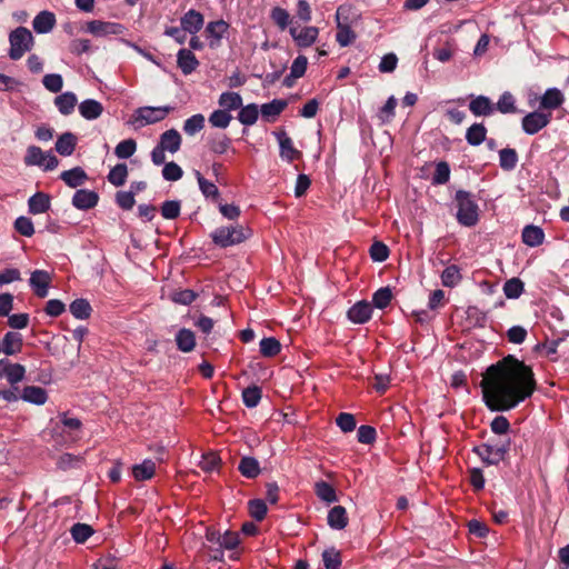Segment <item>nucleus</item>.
Listing matches in <instances>:
<instances>
[{
	"label": "nucleus",
	"mask_w": 569,
	"mask_h": 569,
	"mask_svg": "<svg viewBox=\"0 0 569 569\" xmlns=\"http://www.w3.org/2000/svg\"><path fill=\"white\" fill-rule=\"evenodd\" d=\"M117 24L110 22H102L99 20H93L88 23V30L97 36H102L107 33H114V28Z\"/></svg>",
	"instance_id": "58"
},
{
	"label": "nucleus",
	"mask_w": 569,
	"mask_h": 569,
	"mask_svg": "<svg viewBox=\"0 0 569 569\" xmlns=\"http://www.w3.org/2000/svg\"><path fill=\"white\" fill-rule=\"evenodd\" d=\"M328 525L332 529L341 530L348 525V517L346 508L342 506H335L328 512Z\"/></svg>",
	"instance_id": "22"
},
{
	"label": "nucleus",
	"mask_w": 569,
	"mask_h": 569,
	"mask_svg": "<svg viewBox=\"0 0 569 569\" xmlns=\"http://www.w3.org/2000/svg\"><path fill=\"white\" fill-rule=\"evenodd\" d=\"M518 162V154L515 149L505 148L499 151V164L506 170L510 171L516 168Z\"/></svg>",
	"instance_id": "36"
},
{
	"label": "nucleus",
	"mask_w": 569,
	"mask_h": 569,
	"mask_svg": "<svg viewBox=\"0 0 569 569\" xmlns=\"http://www.w3.org/2000/svg\"><path fill=\"white\" fill-rule=\"evenodd\" d=\"M22 349V336L19 332L9 331L0 342V352L12 356Z\"/></svg>",
	"instance_id": "13"
},
{
	"label": "nucleus",
	"mask_w": 569,
	"mask_h": 569,
	"mask_svg": "<svg viewBox=\"0 0 569 569\" xmlns=\"http://www.w3.org/2000/svg\"><path fill=\"white\" fill-rule=\"evenodd\" d=\"M60 179L70 188H77L84 183L88 179L86 171L80 167L66 170L60 174Z\"/></svg>",
	"instance_id": "21"
},
{
	"label": "nucleus",
	"mask_w": 569,
	"mask_h": 569,
	"mask_svg": "<svg viewBox=\"0 0 569 569\" xmlns=\"http://www.w3.org/2000/svg\"><path fill=\"white\" fill-rule=\"evenodd\" d=\"M551 120V113L550 112H542V111H533L528 114H526L522 118L521 124L522 129L528 134H535L545 127L548 126V123Z\"/></svg>",
	"instance_id": "9"
},
{
	"label": "nucleus",
	"mask_w": 569,
	"mask_h": 569,
	"mask_svg": "<svg viewBox=\"0 0 569 569\" xmlns=\"http://www.w3.org/2000/svg\"><path fill=\"white\" fill-rule=\"evenodd\" d=\"M182 169L173 161L164 163L162 177L167 181H177L182 178Z\"/></svg>",
	"instance_id": "62"
},
{
	"label": "nucleus",
	"mask_w": 569,
	"mask_h": 569,
	"mask_svg": "<svg viewBox=\"0 0 569 569\" xmlns=\"http://www.w3.org/2000/svg\"><path fill=\"white\" fill-rule=\"evenodd\" d=\"M248 506H249L250 516L253 519H256L257 521H261L264 519L268 509H267V505L263 500H261V499L250 500Z\"/></svg>",
	"instance_id": "57"
},
{
	"label": "nucleus",
	"mask_w": 569,
	"mask_h": 569,
	"mask_svg": "<svg viewBox=\"0 0 569 569\" xmlns=\"http://www.w3.org/2000/svg\"><path fill=\"white\" fill-rule=\"evenodd\" d=\"M14 229L24 237H31L34 233L33 222L28 217H19L14 221Z\"/></svg>",
	"instance_id": "60"
},
{
	"label": "nucleus",
	"mask_w": 569,
	"mask_h": 569,
	"mask_svg": "<svg viewBox=\"0 0 569 569\" xmlns=\"http://www.w3.org/2000/svg\"><path fill=\"white\" fill-rule=\"evenodd\" d=\"M176 343L180 351L190 352L196 346L194 333L189 329H180L176 336Z\"/></svg>",
	"instance_id": "33"
},
{
	"label": "nucleus",
	"mask_w": 569,
	"mask_h": 569,
	"mask_svg": "<svg viewBox=\"0 0 569 569\" xmlns=\"http://www.w3.org/2000/svg\"><path fill=\"white\" fill-rule=\"evenodd\" d=\"M3 360L4 376L11 385L21 381L24 378L26 369L20 363H10L8 360Z\"/></svg>",
	"instance_id": "34"
},
{
	"label": "nucleus",
	"mask_w": 569,
	"mask_h": 569,
	"mask_svg": "<svg viewBox=\"0 0 569 569\" xmlns=\"http://www.w3.org/2000/svg\"><path fill=\"white\" fill-rule=\"evenodd\" d=\"M99 196L96 191L80 189L77 190L72 198V204L80 210H88L97 206Z\"/></svg>",
	"instance_id": "11"
},
{
	"label": "nucleus",
	"mask_w": 569,
	"mask_h": 569,
	"mask_svg": "<svg viewBox=\"0 0 569 569\" xmlns=\"http://www.w3.org/2000/svg\"><path fill=\"white\" fill-rule=\"evenodd\" d=\"M322 561L326 569H339L341 566L340 552L335 548L327 549L322 552Z\"/></svg>",
	"instance_id": "52"
},
{
	"label": "nucleus",
	"mask_w": 569,
	"mask_h": 569,
	"mask_svg": "<svg viewBox=\"0 0 569 569\" xmlns=\"http://www.w3.org/2000/svg\"><path fill=\"white\" fill-rule=\"evenodd\" d=\"M181 203L179 200H168L161 206V216L164 219L173 220L179 217Z\"/></svg>",
	"instance_id": "54"
},
{
	"label": "nucleus",
	"mask_w": 569,
	"mask_h": 569,
	"mask_svg": "<svg viewBox=\"0 0 569 569\" xmlns=\"http://www.w3.org/2000/svg\"><path fill=\"white\" fill-rule=\"evenodd\" d=\"M372 306L366 301H359L348 310V318L355 323H365L370 320Z\"/></svg>",
	"instance_id": "12"
},
{
	"label": "nucleus",
	"mask_w": 569,
	"mask_h": 569,
	"mask_svg": "<svg viewBox=\"0 0 569 569\" xmlns=\"http://www.w3.org/2000/svg\"><path fill=\"white\" fill-rule=\"evenodd\" d=\"M219 106L226 111L236 110L242 106V98L238 92H223L219 98Z\"/></svg>",
	"instance_id": "37"
},
{
	"label": "nucleus",
	"mask_w": 569,
	"mask_h": 569,
	"mask_svg": "<svg viewBox=\"0 0 569 569\" xmlns=\"http://www.w3.org/2000/svg\"><path fill=\"white\" fill-rule=\"evenodd\" d=\"M102 111V104L93 99H87L79 104V112L87 120L99 118Z\"/></svg>",
	"instance_id": "26"
},
{
	"label": "nucleus",
	"mask_w": 569,
	"mask_h": 569,
	"mask_svg": "<svg viewBox=\"0 0 569 569\" xmlns=\"http://www.w3.org/2000/svg\"><path fill=\"white\" fill-rule=\"evenodd\" d=\"M316 495L323 501L331 503L337 501V495L333 487L326 481H318L315 485Z\"/></svg>",
	"instance_id": "42"
},
{
	"label": "nucleus",
	"mask_w": 569,
	"mask_h": 569,
	"mask_svg": "<svg viewBox=\"0 0 569 569\" xmlns=\"http://www.w3.org/2000/svg\"><path fill=\"white\" fill-rule=\"evenodd\" d=\"M9 41V57L12 60H19L27 51H30L33 47V36L31 31L24 27H18L11 31Z\"/></svg>",
	"instance_id": "6"
},
{
	"label": "nucleus",
	"mask_w": 569,
	"mask_h": 569,
	"mask_svg": "<svg viewBox=\"0 0 569 569\" xmlns=\"http://www.w3.org/2000/svg\"><path fill=\"white\" fill-rule=\"evenodd\" d=\"M44 153L41 148L37 146H30L27 149L26 156H24V163L27 166H39L42 167L44 163Z\"/></svg>",
	"instance_id": "46"
},
{
	"label": "nucleus",
	"mask_w": 569,
	"mask_h": 569,
	"mask_svg": "<svg viewBox=\"0 0 569 569\" xmlns=\"http://www.w3.org/2000/svg\"><path fill=\"white\" fill-rule=\"evenodd\" d=\"M136 141L133 139H126L117 144L114 153L119 159H128L136 152Z\"/></svg>",
	"instance_id": "50"
},
{
	"label": "nucleus",
	"mask_w": 569,
	"mask_h": 569,
	"mask_svg": "<svg viewBox=\"0 0 569 569\" xmlns=\"http://www.w3.org/2000/svg\"><path fill=\"white\" fill-rule=\"evenodd\" d=\"M93 533V529L91 526L87 523H76L71 528V536L73 540L78 543H83L87 541Z\"/></svg>",
	"instance_id": "48"
},
{
	"label": "nucleus",
	"mask_w": 569,
	"mask_h": 569,
	"mask_svg": "<svg viewBox=\"0 0 569 569\" xmlns=\"http://www.w3.org/2000/svg\"><path fill=\"white\" fill-rule=\"evenodd\" d=\"M480 386L490 410L507 411L533 393L536 380L529 366L509 355L487 369Z\"/></svg>",
	"instance_id": "1"
},
{
	"label": "nucleus",
	"mask_w": 569,
	"mask_h": 569,
	"mask_svg": "<svg viewBox=\"0 0 569 569\" xmlns=\"http://www.w3.org/2000/svg\"><path fill=\"white\" fill-rule=\"evenodd\" d=\"M229 24L224 20L211 21L206 27V33L211 39L210 47L216 48L219 46L220 40L227 33Z\"/></svg>",
	"instance_id": "18"
},
{
	"label": "nucleus",
	"mask_w": 569,
	"mask_h": 569,
	"mask_svg": "<svg viewBox=\"0 0 569 569\" xmlns=\"http://www.w3.org/2000/svg\"><path fill=\"white\" fill-rule=\"evenodd\" d=\"M460 269L456 264L447 267L441 274V281L445 287L452 288L461 281Z\"/></svg>",
	"instance_id": "40"
},
{
	"label": "nucleus",
	"mask_w": 569,
	"mask_h": 569,
	"mask_svg": "<svg viewBox=\"0 0 569 569\" xmlns=\"http://www.w3.org/2000/svg\"><path fill=\"white\" fill-rule=\"evenodd\" d=\"M251 236V230L242 226L220 227L212 234V241L221 247L227 248L243 242Z\"/></svg>",
	"instance_id": "5"
},
{
	"label": "nucleus",
	"mask_w": 569,
	"mask_h": 569,
	"mask_svg": "<svg viewBox=\"0 0 569 569\" xmlns=\"http://www.w3.org/2000/svg\"><path fill=\"white\" fill-rule=\"evenodd\" d=\"M220 461V457L216 452H208L202 455L199 467L204 472H212L218 469Z\"/></svg>",
	"instance_id": "53"
},
{
	"label": "nucleus",
	"mask_w": 569,
	"mask_h": 569,
	"mask_svg": "<svg viewBox=\"0 0 569 569\" xmlns=\"http://www.w3.org/2000/svg\"><path fill=\"white\" fill-rule=\"evenodd\" d=\"M128 177V167L126 163L116 164L108 174V181L114 187H121L126 183Z\"/></svg>",
	"instance_id": "38"
},
{
	"label": "nucleus",
	"mask_w": 569,
	"mask_h": 569,
	"mask_svg": "<svg viewBox=\"0 0 569 569\" xmlns=\"http://www.w3.org/2000/svg\"><path fill=\"white\" fill-rule=\"evenodd\" d=\"M29 212L32 214L43 213L50 208V197L43 192H37L28 201Z\"/></svg>",
	"instance_id": "28"
},
{
	"label": "nucleus",
	"mask_w": 569,
	"mask_h": 569,
	"mask_svg": "<svg viewBox=\"0 0 569 569\" xmlns=\"http://www.w3.org/2000/svg\"><path fill=\"white\" fill-rule=\"evenodd\" d=\"M238 470L240 471V473L243 477H246L248 479H254L261 472L260 465H259L258 460L253 457L241 458L239 466H238Z\"/></svg>",
	"instance_id": "27"
},
{
	"label": "nucleus",
	"mask_w": 569,
	"mask_h": 569,
	"mask_svg": "<svg viewBox=\"0 0 569 569\" xmlns=\"http://www.w3.org/2000/svg\"><path fill=\"white\" fill-rule=\"evenodd\" d=\"M469 109L477 117H486L495 111V106L488 97L478 96L470 101Z\"/></svg>",
	"instance_id": "20"
},
{
	"label": "nucleus",
	"mask_w": 569,
	"mask_h": 569,
	"mask_svg": "<svg viewBox=\"0 0 569 569\" xmlns=\"http://www.w3.org/2000/svg\"><path fill=\"white\" fill-rule=\"evenodd\" d=\"M49 283H50V276L47 271L36 270L31 273L30 284L34 289V293L39 298L47 297Z\"/></svg>",
	"instance_id": "17"
},
{
	"label": "nucleus",
	"mask_w": 569,
	"mask_h": 569,
	"mask_svg": "<svg viewBox=\"0 0 569 569\" xmlns=\"http://www.w3.org/2000/svg\"><path fill=\"white\" fill-rule=\"evenodd\" d=\"M232 120V116L226 110H216L209 117L212 127L224 129Z\"/></svg>",
	"instance_id": "51"
},
{
	"label": "nucleus",
	"mask_w": 569,
	"mask_h": 569,
	"mask_svg": "<svg viewBox=\"0 0 569 569\" xmlns=\"http://www.w3.org/2000/svg\"><path fill=\"white\" fill-rule=\"evenodd\" d=\"M77 146V137L72 132L62 133L56 142V151L64 157L71 156Z\"/></svg>",
	"instance_id": "23"
},
{
	"label": "nucleus",
	"mask_w": 569,
	"mask_h": 569,
	"mask_svg": "<svg viewBox=\"0 0 569 569\" xmlns=\"http://www.w3.org/2000/svg\"><path fill=\"white\" fill-rule=\"evenodd\" d=\"M42 83L47 90L57 93L60 92L63 87V79L58 73H49L43 77Z\"/></svg>",
	"instance_id": "56"
},
{
	"label": "nucleus",
	"mask_w": 569,
	"mask_h": 569,
	"mask_svg": "<svg viewBox=\"0 0 569 569\" xmlns=\"http://www.w3.org/2000/svg\"><path fill=\"white\" fill-rule=\"evenodd\" d=\"M91 306L86 299H77L70 305V312L77 319H87L91 313Z\"/></svg>",
	"instance_id": "47"
},
{
	"label": "nucleus",
	"mask_w": 569,
	"mask_h": 569,
	"mask_svg": "<svg viewBox=\"0 0 569 569\" xmlns=\"http://www.w3.org/2000/svg\"><path fill=\"white\" fill-rule=\"evenodd\" d=\"M455 200L458 206L457 220L465 227H472L478 222V204L473 201L471 193L465 190L456 192Z\"/></svg>",
	"instance_id": "2"
},
{
	"label": "nucleus",
	"mask_w": 569,
	"mask_h": 569,
	"mask_svg": "<svg viewBox=\"0 0 569 569\" xmlns=\"http://www.w3.org/2000/svg\"><path fill=\"white\" fill-rule=\"evenodd\" d=\"M173 110L172 107H141L134 112L133 122L140 126L151 124L163 120L168 113Z\"/></svg>",
	"instance_id": "8"
},
{
	"label": "nucleus",
	"mask_w": 569,
	"mask_h": 569,
	"mask_svg": "<svg viewBox=\"0 0 569 569\" xmlns=\"http://www.w3.org/2000/svg\"><path fill=\"white\" fill-rule=\"evenodd\" d=\"M392 299V291L389 287L380 288L373 293L372 301L373 305L379 308H386Z\"/></svg>",
	"instance_id": "55"
},
{
	"label": "nucleus",
	"mask_w": 569,
	"mask_h": 569,
	"mask_svg": "<svg viewBox=\"0 0 569 569\" xmlns=\"http://www.w3.org/2000/svg\"><path fill=\"white\" fill-rule=\"evenodd\" d=\"M77 101V97L73 92H64L54 98V104L63 116L73 112Z\"/></svg>",
	"instance_id": "29"
},
{
	"label": "nucleus",
	"mask_w": 569,
	"mask_h": 569,
	"mask_svg": "<svg viewBox=\"0 0 569 569\" xmlns=\"http://www.w3.org/2000/svg\"><path fill=\"white\" fill-rule=\"evenodd\" d=\"M280 146V156L288 161L300 159L302 153L293 147L292 140L284 131L276 133Z\"/></svg>",
	"instance_id": "14"
},
{
	"label": "nucleus",
	"mask_w": 569,
	"mask_h": 569,
	"mask_svg": "<svg viewBox=\"0 0 569 569\" xmlns=\"http://www.w3.org/2000/svg\"><path fill=\"white\" fill-rule=\"evenodd\" d=\"M181 136L176 129L164 131L159 139L158 144L151 151V160L156 166L163 164L166 161V151L176 153L181 146Z\"/></svg>",
	"instance_id": "3"
},
{
	"label": "nucleus",
	"mask_w": 569,
	"mask_h": 569,
	"mask_svg": "<svg viewBox=\"0 0 569 569\" xmlns=\"http://www.w3.org/2000/svg\"><path fill=\"white\" fill-rule=\"evenodd\" d=\"M177 64L183 74L192 73L199 66V61L191 50L180 49L177 54Z\"/></svg>",
	"instance_id": "19"
},
{
	"label": "nucleus",
	"mask_w": 569,
	"mask_h": 569,
	"mask_svg": "<svg viewBox=\"0 0 569 569\" xmlns=\"http://www.w3.org/2000/svg\"><path fill=\"white\" fill-rule=\"evenodd\" d=\"M288 106L286 100L274 99L261 106L262 118L270 121L277 118Z\"/></svg>",
	"instance_id": "32"
},
{
	"label": "nucleus",
	"mask_w": 569,
	"mask_h": 569,
	"mask_svg": "<svg viewBox=\"0 0 569 569\" xmlns=\"http://www.w3.org/2000/svg\"><path fill=\"white\" fill-rule=\"evenodd\" d=\"M370 257L373 261L382 262L389 257V248L380 241H376L370 247Z\"/></svg>",
	"instance_id": "59"
},
{
	"label": "nucleus",
	"mask_w": 569,
	"mask_h": 569,
	"mask_svg": "<svg viewBox=\"0 0 569 569\" xmlns=\"http://www.w3.org/2000/svg\"><path fill=\"white\" fill-rule=\"evenodd\" d=\"M56 22L54 13L43 10L34 17L32 28L37 33H48L54 28Z\"/></svg>",
	"instance_id": "15"
},
{
	"label": "nucleus",
	"mask_w": 569,
	"mask_h": 569,
	"mask_svg": "<svg viewBox=\"0 0 569 569\" xmlns=\"http://www.w3.org/2000/svg\"><path fill=\"white\" fill-rule=\"evenodd\" d=\"M510 449L509 439L492 440L488 443H482L473 449V451L481 458L486 465H498L505 460L506 455Z\"/></svg>",
	"instance_id": "4"
},
{
	"label": "nucleus",
	"mask_w": 569,
	"mask_h": 569,
	"mask_svg": "<svg viewBox=\"0 0 569 569\" xmlns=\"http://www.w3.org/2000/svg\"><path fill=\"white\" fill-rule=\"evenodd\" d=\"M196 177L199 183V188L201 192L207 197L217 198L219 196V190L217 186L202 177L199 171H196Z\"/></svg>",
	"instance_id": "61"
},
{
	"label": "nucleus",
	"mask_w": 569,
	"mask_h": 569,
	"mask_svg": "<svg viewBox=\"0 0 569 569\" xmlns=\"http://www.w3.org/2000/svg\"><path fill=\"white\" fill-rule=\"evenodd\" d=\"M154 472L156 462L151 459H146L142 463L132 467V475L138 481L151 479L154 476Z\"/></svg>",
	"instance_id": "31"
},
{
	"label": "nucleus",
	"mask_w": 569,
	"mask_h": 569,
	"mask_svg": "<svg viewBox=\"0 0 569 569\" xmlns=\"http://www.w3.org/2000/svg\"><path fill=\"white\" fill-rule=\"evenodd\" d=\"M487 129L482 123H473L466 132V140L470 146H479L486 140Z\"/></svg>",
	"instance_id": "35"
},
{
	"label": "nucleus",
	"mask_w": 569,
	"mask_h": 569,
	"mask_svg": "<svg viewBox=\"0 0 569 569\" xmlns=\"http://www.w3.org/2000/svg\"><path fill=\"white\" fill-rule=\"evenodd\" d=\"M337 426L343 432H351L356 428L355 416L348 412H341L336 419Z\"/></svg>",
	"instance_id": "64"
},
{
	"label": "nucleus",
	"mask_w": 569,
	"mask_h": 569,
	"mask_svg": "<svg viewBox=\"0 0 569 569\" xmlns=\"http://www.w3.org/2000/svg\"><path fill=\"white\" fill-rule=\"evenodd\" d=\"M209 149L216 154H223L228 151L231 144V139L224 134H218L216 137L210 138Z\"/></svg>",
	"instance_id": "43"
},
{
	"label": "nucleus",
	"mask_w": 569,
	"mask_h": 569,
	"mask_svg": "<svg viewBox=\"0 0 569 569\" xmlns=\"http://www.w3.org/2000/svg\"><path fill=\"white\" fill-rule=\"evenodd\" d=\"M204 121V117L201 113L193 114L184 121L183 131L188 136H194L203 129Z\"/></svg>",
	"instance_id": "45"
},
{
	"label": "nucleus",
	"mask_w": 569,
	"mask_h": 569,
	"mask_svg": "<svg viewBox=\"0 0 569 569\" xmlns=\"http://www.w3.org/2000/svg\"><path fill=\"white\" fill-rule=\"evenodd\" d=\"M290 34L299 47H309L317 40L319 29L317 27H306L298 31L297 28H290Z\"/></svg>",
	"instance_id": "16"
},
{
	"label": "nucleus",
	"mask_w": 569,
	"mask_h": 569,
	"mask_svg": "<svg viewBox=\"0 0 569 569\" xmlns=\"http://www.w3.org/2000/svg\"><path fill=\"white\" fill-rule=\"evenodd\" d=\"M21 398L30 403L43 405L47 401L48 396L43 388L37 386H28L24 387Z\"/></svg>",
	"instance_id": "30"
},
{
	"label": "nucleus",
	"mask_w": 569,
	"mask_h": 569,
	"mask_svg": "<svg viewBox=\"0 0 569 569\" xmlns=\"http://www.w3.org/2000/svg\"><path fill=\"white\" fill-rule=\"evenodd\" d=\"M565 101L563 94L560 90L552 88L548 89L540 100V108L553 110L559 108Z\"/></svg>",
	"instance_id": "24"
},
{
	"label": "nucleus",
	"mask_w": 569,
	"mask_h": 569,
	"mask_svg": "<svg viewBox=\"0 0 569 569\" xmlns=\"http://www.w3.org/2000/svg\"><path fill=\"white\" fill-rule=\"evenodd\" d=\"M261 399V389L257 386H250L242 391L243 403L248 408H254Z\"/></svg>",
	"instance_id": "49"
},
{
	"label": "nucleus",
	"mask_w": 569,
	"mask_h": 569,
	"mask_svg": "<svg viewBox=\"0 0 569 569\" xmlns=\"http://www.w3.org/2000/svg\"><path fill=\"white\" fill-rule=\"evenodd\" d=\"M240 108L241 109L238 113V120L244 126H252L256 123L259 116L258 106L250 103L246 107L241 106Z\"/></svg>",
	"instance_id": "39"
},
{
	"label": "nucleus",
	"mask_w": 569,
	"mask_h": 569,
	"mask_svg": "<svg viewBox=\"0 0 569 569\" xmlns=\"http://www.w3.org/2000/svg\"><path fill=\"white\" fill-rule=\"evenodd\" d=\"M450 168L446 161H441L437 164L436 171L432 177V183L443 184L449 180Z\"/></svg>",
	"instance_id": "63"
},
{
	"label": "nucleus",
	"mask_w": 569,
	"mask_h": 569,
	"mask_svg": "<svg viewBox=\"0 0 569 569\" xmlns=\"http://www.w3.org/2000/svg\"><path fill=\"white\" fill-rule=\"evenodd\" d=\"M280 350H281V345L273 337L263 338L260 341V353L263 357H267V358L274 357V356H277L280 352Z\"/></svg>",
	"instance_id": "44"
},
{
	"label": "nucleus",
	"mask_w": 569,
	"mask_h": 569,
	"mask_svg": "<svg viewBox=\"0 0 569 569\" xmlns=\"http://www.w3.org/2000/svg\"><path fill=\"white\" fill-rule=\"evenodd\" d=\"M525 284L519 278H511L503 284V293L508 299H517L523 292Z\"/></svg>",
	"instance_id": "41"
},
{
	"label": "nucleus",
	"mask_w": 569,
	"mask_h": 569,
	"mask_svg": "<svg viewBox=\"0 0 569 569\" xmlns=\"http://www.w3.org/2000/svg\"><path fill=\"white\" fill-rule=\"evenodd\" d=\"M349 12L350 8L346 6H340L336 13L337 29L338 32L336 34V40L341 47H347L351 44L357 36L355 31L351 30L349 23Z\"/></svg>",
	"instance_id": "7"
},
{
	"label": "nucleus",
	"mask_w": 569,
	"mask_h": 569,
	"mask_svg": "<svg viewBox=\"0 0 569 569\" xmlns=\"http://www.w3.org/2000/svg\"><path fill=\"white\" fill-rule=\"evenodd\" d=\"M182 30L190 34H196L200 31L204 23L203 14L194 9L188 10L180 19Z\"/></svg>",
	"instance_id": "10"
},
{
	"label": "nucleus",
	"mask_w": 569,
	"mask_h": 569,
	"mask_svg": "<svg viewBox=\"0 0 569 569\" xmlns=\"http://www.w3.org/2000/svg\"><path fill=\"white\" fill-rule=\"evenodd\" d=\"M545 240L543 230L540 227L529 224L522 230V241L529 247L540 246Z\"/></svg>",
	"instance_id": "25"
}]
</instances>
